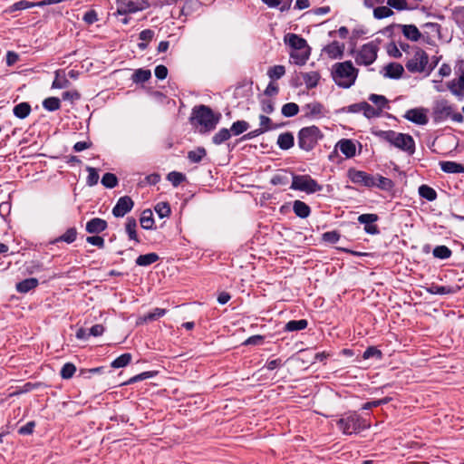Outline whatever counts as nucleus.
Wrapping results in <instances>:
<instances>
[{"label":"nucleus","mask_w":464,"mask_h":464,"mask_svg":"<svg viewBox=\"0 0 464 464\" xmlns=\"http://www.w3.org/2000/svg\"><path fill=\"white\" fill-rule=\"evenodd\" d=\"M394 14V12L392 11V8L389 5H381L376 6L373 9V17L376 19H383L387 17H391Z\"/></svg>","instance_id":"31"},{"label":"nucleus","mask_w":464,"mask_h":464,"mask_svg":"<svg viewBox=\"0 0 464 464\" xmlns=\"http://www.w3.org/2000/svg\"><path fill=\"white\" fill-rule=\"evenodd\" d=\"M419 194L421 198L427 199L428 201H434L437 198L436 190L428 185L420 186Z\"/></svg>","instance_id":"33"},{"label":"nucleus","mask_w":464,"mask_h":464,"mask_svg":"<svg viewBox=\"0 0 464 464\" xmlns=\"http://www.w3.org/2000/svg\"><path fill=\"white\" fill-rule=\"evenodd\" d=\"M307 325L308 322L305 319L291 320L285 324L284 329L285 332H296L305 329Z\"/></svg>","instance_id":"27"},{"label":"nucleus","mask_w":464,"mask_h":464,"mask_svg":"<svg viewBox=\"0 0 464 464\" xmlns=\"http://www.w3.org/2000/svg\"><path fill=\"white\" fill-rule=\"evenodd\" d=\"M387 53L390 56L397 59L401 58L402 56V53L395 43H391L388 44Z\"/></svg>","instance_id":"60"},{"label":"nucleus","mask_w":464,"mask_h":464,"mask_svg":"<svg viewBox=\"0 0 464 464\" xmlns=\"http://www.w3.org/2000/svg\"><path fill=\"white\" fill-rule=\"evenodd\" d=\"M259 125H260V129L264 131V132H266L268 130H274V129H276L277 128V125H273L272 123V121L269 117L266 116V115H260L259 116Z\"/></svg>","instance_id":"50"},{"label":"nucleus","mask_w":464,"mask_h":464,"mask_svg":"<svg viewBox=\"0 0 464 464\" xmlns=\"http://www.w3.org/2000/svg\"><path fill=\"white\" fill-rule=\"evenodd\" d=\"M76 372V366L72 362H66L61 369L60 375L63 379H71Z\"/></svg>","instance_id":"47"},{"label":"nucleus","mask_w":464,"mask_h":464,"mask_svg":"<svg viewBox=\"0 0 464 464\" xmlns=\"http://www.w3.org/2000/svg\"><path fill=\"white\" fill-rule=\"evenodd\" d=\"M403 72V66L397 63H390L384 67V76L391 79L401 78Z\"/></svg>","instance_id":"20"},{"label":"nucleus","mask_w":464,"mask_h":464,"mask_svg":"<svg viewBox=\"0 0 464 464\" xmlns=\"http://www.w3.org/2000/svg\"><path fill=\"white\" fill-rule=\"evenodd\" d=\"M432 118L435 123L442 122L448 119L455 122L462 123L464 121L463 115L455 111V108L447 100L438 101L432 109Z\"/></svg>","instance_id":"6"},{"label":"nucleus","mask_w":464,"mask_h":464,"mask_svg":"<svg viewBox=\"0 0 464 464\" xmlns=\"http://www.w3.org/2000/svg\"><path fill=\"white\" fill-rule=\"evenodd\" d=\"M159 256L156 253H149L140 255L136 259V265L140 266H148L159 260Z\"/></svg>","instance_id":"28"},{"label":"nucleus","mask_w":464,"mask_h":464,"mask_svg":"<svg viewBox=\"0 0 464 464\" xmlns=\"http://www.w3.org/2000/svg\"><path fill=\"white\" fill-rule=\"evenodd\" d=\"M430 292L437 295H448L451 294L452 290L450 286L432 285L431 288L430 289Z\"/></svg>","instance_id":"61"},{"label":"nucleus","mask_w":464,"mask_h":464,"mask_svg":"<svg viewBox=\"0 0 464 464\" xmlns=\"http://www.w3.org/2000/svg\"><path fill=\"white\" fill-rule=\"evenodd\" d=\"M14 114L19 119L26 118L31 112V106L28 102H21L14 107Z\"/></svg>","instance_id":"32"},{"label":"nucleus","mask_w":464,"mask_h":464,"mask_svg":"<svg viewBox=\"0 0 464 464\" xmlns=\"http://www.w3.org/2000/svg\"><path fill=\"white\" fill-rule=\"evenodd\" d=\"M261 108L265 113L270 114L275 110L274 102L269 99H263L261 101Z\"/></svg>","instance_id":"62"},{"label":"nucleus","mask_w":464,"mask_h":464,"mask_svg":"<svg viewBox=\"0 0 464 464\" xmlns=\"http://www.w3.org/2000/svg\"><path fill=\"white\" fill-rule=\"evenodd\" d=\"M440 167L446 173H464V166L455 161H440Z\"/></svg>","instance_id":"24"},{"label":"nucleus","mask_w":464,"mask_h":464,"mask_svg":"<svg viewBox=\"0 0 464 464\" xmlns=\"http://www.w3.org/2000/svg\"><path fill=\"white\" fill-rule=\"evenodd\" d=\"M277 145L282 150H289L294 146V136L291 132H285L278 136Z\"/></svg>","instance_id":"26"},{"label":"nucleus","mask_w":464,"mask_h":464,"mask_svg":"<svg viewBox=\"0 0 464 464\" xmlns=\"http://www.w3.org/2000/svg\"><path fill=\"white\" fill-rule=\"evenodd\" d=\"M133 206L134 202L130 197H121L112 208V214L115 218H122L132 209Z\"/></svg>","instance_id":"14"},{"label":"nucleus","mask_w":464,"mask_h":464,"mask_svg":"<svg viewBox=\"0 0 464 464\" xmlns=\"http://www.w3.org/2000/svg\"><path fill=\"white\" fill-rule=\"evenodd\" d=\"M348 178L353 183L367 188H374L375 185L374 175L369 174L362 170L350 169L348 170Z\"/></svg>","instance_id":"12"},{"label":"nucleus","mask_w":464,"mask_h":464,"mask_svg":"<svg viewBox=\"0 0 464 464\" xmlns=\"http://www.w3.org/2000/svg\"><path fill=\"white\" fill-rule=\"evenodd\" d=\"M231 137V132L228 129L222 128L219 130L212 138V141L216 145H220L226 140H229Z\"/></svg>","instance_id":"38"},{"label":"nucleus","mask_w":464,"mask_h":464,"mask_svg":"<svg viewBox=\"0 0 464 464\" xmlns=\"http://www.w3.org/2000/svg\"><path fill=\"white\" fill-rule=\"evenodd\" d=\"M102 184L108 188H113L118 185V179L113 173H105L102 178Z\"/></svg>","instance_id":"46"},{"label":"nucleus","mask_w":464,"mask_h":464,"mask_svg":"<svg viewBox=\"0 0 464 464\" xmlns=\"http://www.w3.org/2000/svg\"><path fill=\"white\" fill-rule=\"evenodd\" d=\"M303 79L308 88H314L318 84L320 75L316 72H310L304 73Z\"/></svg>","instance_id":"43"},{"label":"nucleus","mask_w":464,"mask_h":464,"mask_svg":"<svg viewBox=\"0 0 464 464\" xmlns=\"http://www.w3.org/2000/svg\"><path fill=\"white\" fill-rule=\"evenodd\" d=\"M337 428L345 435H353L361 432L370 427L363 418L356 412L343 415L336 420Z\"/></svg>","instance_id":"5"},{"label":"nucleus","mask_w":464,"mask_h":464,"mask_svg":"<svg viewBox=\"0 0 464 464\" xmlns=\"http://www.w3.org/2000/svg\"><path fill=\"white\" fill-rule=\"evenodd\" d=\"M37 6L36 2H29L26 0H21L18 1L12 5H10L6 10L5 13L12 14L16 11L25 10L28 8H32Z\"/></svg>","instance_id":"29"},{"label":"nucleus","mask_w":464,"mask_h":464,"mask_svg":"<svg viewBox=\"0 0 464 464\" xmlns=\"http://www.w3.org/2000/svg\"><path fill=\"white\" fill-rule=\"evenodd\" d=\"M38 285V279L31 277L18 282L15 285L18 293L25 294L34 289Z\"/></svg>","instance_id":"23"},{"label":"nucleus","mask_w":464,"mask_h":464,"mask_svg":"<svg viewBox=\"0 0 464 464\" xmlns=\"http://www.w3.org/2000/svg\"><path fill=\"white\" fill-rule=\"evenodd\" d=\"M131 361V354L130 353H123L117 357L115 360H113L111 363V366L112 368H122L127 366Z\"/></svg>","instance_id":"40"},{"label":"nucleus","mask_w":464,"mask_h":464,"mask_svg":"<svg viewBox=\"0 0 464 464\" xmlns=\"http://www.w3.org/2000/svg\"><path fill=\"white\" fill-rule=\"evenodd\" d=\"M82 20L87 24H92L98 21V14L95 10L92 9L83 14Z\"/></svg>","instance_id":"59"},{"label":"nucleus","mask_w":464,"mask_h":464,"mask_svg":"<svg viewBox=\"0 0 464 464\" xmlns=\"http://www.w3.org/2000/svg\"><path fill=\"white\" fill-rule=\"evenodd\" d=\"M374 187L383 190H389L393 187V182L392 179L379 174L374 175Z\"/></svg>","instance_id":"34"},{"label":"nucleus","mask_w":464,"mask_h":464,"mask_svg":"<svg viewBox=\"0 0 464 464\" xmlns=\"http://www.w3.org/2000/svg\"><path fill=\"white\" fill-rule=\"evenodd\" d=\"M264 336L256 334L247 338L243 344L244 345H259L263 343Z\"/></svg>","instance_id":"64"},{"label":"nucleus","mask_w":464,"mask_h":464,"mask_svg":"<svg viewBox=\"0 0 464 464\" xmlns=\"http://www.w3.org/2000/svg\"><path fill=\"white\" fill-rule=\"evenodd\" d=\"M403 35L412 42H417L421 37L420 30L414 24H399Z\"/></svg>","instance_id":"21"},{"label":"nucleus","mask_w":464,"mask_h":464,"mask_svg":"<svg viewBox=\"0 0 464 464\" xmlns=\"http://www.w3.org/2000/svg\"><path fill=\"white\" fill-rule=\"evenodd\" d=\"M372 134L409 155H412L415 152V141L410 134L396 132L392 130H372Z\"/></svg>","instance_id":"3"},{"label":"nucleus","mask_w":464,"mask_h":464,"mask_svg":"<svg viewBox=\"0 0 464 464\" xmlns=\"http://www.w3.org/2000/svg\"><path fill=\"white\" fill-rule=\"evenodd\" d=\"M285 73V68L283 65H274L267 71V75L271 80H278Z\"/></svg>","instance_id":"44"},{"label":"nucleus","mask_w":464,"mask_h":464,"mask_svg":"<svg viewBox=\"0 0 464 464\" xmlns=\"http://www.w3.org/2000/svg\"><path fill=\"white\" fill-rule=\"evenodd\" d=\"M107 228V222L100 218H94L86 224V231L90 234H98Z\"/></svg>","instance_id":"19"},{"label":"nucleus","mask_w":464,"mask_h":464,"mask_svg":"<svg viewBox=\"0 0 464 464\" xmlns=\"http://www.w3.org/2000/svg\"><path fill=\"white\" fill-rule=\"evenodd\" d=\"M249 129V123L246 121H237L232 123L230 128L231 134L237 136Z\"/></svg>","instance_id":"37"},{"label":"nucleus","mask_w":464,"mask_h":464,"mask_svg":"<svg viewBox=\"0 0 464 464\" xmlns=\"http://www.w3.org/2000/svg\"><path fill=\"white\" fill-rule=\"evenodd\" d=\"M323 52L331 59H341L344 52V44L338 41H334L324 46Z\"/></svg>","instance_id":"17"},{"label":"nucleus","mask_w":464,"mask_h":464,"mask_svg":"<svg viewBox=\"0 0 464 464\" xmlns=\"http://www.w3.org/2000/svg\"><path fill=\"white\" fill-rule=\"evenodd\" d=\"M167 179L174 187H178L182 181L185 180L186 177L181 172L171 171L168 174Z\"/></svg>","instance_id":"52"},{"label":"nucleus","mask_w":464,"mask_h":464,"mask_svg":"<svg viewBox=\"0 0 464 464\" xmlns=\"http://www.w3.org/2000/svg\"><path fill=\"white\" fill-rule=\"evenodd\" d=\"M116 5L119 14H132L150 7L147 0H117Z\"/></svg>","instance_id":"11"},{"label":"nucleus","mask_w":464,"mask_h":464,"mask_svg":"<svg viewBox=\"0 0 464 464\" xmlns=\"http://www.w3.org/2000/svg\"><path fill=\"white\" fill-rule=\"evenodd\" d=\"M387 5L392 9L398 11L409 10L411 8L406 0H387Z\"/></svg>","instance_id":"51"},{"label":"nucleus","mask_w":464,"mask_h":464,"mask_svg":"<svg viewBox=\"0 0 464 464\" xmlns=\"http://www.w3.org/2000/svg\"><path fill=\"white\" fill-rule=\"evenodd\" d=\"M76 237H77V231L74 227H70L68 228L64 234H63L60 237H59V241H63V242H66L68 244L70 243H72L73 241H75L76 239Z\"/></svg>","instance_id":"55"},{"label":"nucleus","mask_w":464,"mask_h":464,"mask_svg":"<svg viewBox=\"0 0 464 464\" xmlns=\"http://www.w3.org/2000/svg\"><path fill=\"white\" fill-rule=\"evenodd\" d=\"M362 108H363L362 113L368 119L379 117L382 113L380 111V109L374 108L373 106H372L371 104H369L366 102H364V105L362 106Z\"/></svg>","instance_id":"49"},{"label":"nucleus","mask_w":464,"mask_h":464,"mask_svg":"<svg viewBox=\"0 0 464 464\" xmlns=\"http://www.w3.org/2000/svg\"><path fill=\"white\" fill-rule=\"evenodd\" d=\"M154 209L160 218L169 217L170 214V206L168 202H159Z\"/></svg>","instance_id":"48"},{"label":"nucleus","mask_w":464,"mask_h":464,"mask_svg":"<svg viewBox=\"0 0 464 464\" xmlns=\"http://www.w3.org/2000/svg\"><path fill=\"white\" fill-rule=\"evenodd\" d=\"M140 226L144 229H152L154 227V219L150 209H145L142 211L140 218Z\"/></svg>","instance_id":"30"},{"label":"nucleus","mask_w":464,"mask_h":464,"mask_svg":"<svg viewBox=\"0 0 464 464\" xmlns=\"http://www.w3.org/2000/svg\"><path fill=\"white\" fill-rule=\"evenodd\" d=\"M220 115H215L213 111L206 106L199 105L193 109L191 121L200 125L204 131L214 130L218 123Z\"/></svg>","instance_id":"7"},{"label":"nucleus","mask_w":464,"mask_h":464,"mask_svg":"<svg viewBox=\"0 0 464 464\" xmlns=\"http://www.w3.org/2000/svg\"><path fill=\"white\" fill-rule=\"evenodd\" d=\"M299 111V106L295 102H288L283 105L281 112L285 117H294Z\"/></svg>","instance_id":"45"},{"label":"nucleus","mask_w":464,"mask_h":464,"mask_svg":"<svg viewBox=\"0 0 464 464\" xmlns=\"http://www.w3.org/2000/svg\"><path fill=\"white\" fill-rule=\"evenodd\" d=\"M43 107L48 111H55L61 108V101L57 97H48L43 101Z\"/></svg>","instance_id":"36"},{"label":"nucleus","mask_w":464,"mask_h":464,"mask_svg":"<svg viewBox=\"0 0 464 464\" xmlns=\"http://www.w3.org/2000/svg\"><path fill=\"white\" fill-rule=\"evenodd\" d=\"M69 81L63 76L60 77V72H55V79L53 82L52 88L54 89H63L66 88L69 85Z\"/></svg>","instance_id":"57"},{"label":"nucleus","mask_w":464,"mask_h":464,"mask_svg":"<svg viewBox=\"0 0 464 464\" xmlns=\"http://www.w3.org/2000/svg\"><path fill=\"white\" fill-rule=\"evenodd\" d=\"M428 110L422 107L420 108H414L408 110L405 114L404 118L415 124L418 125H426L429 121V118L427 116Z\"/></svg>","instance_id":"13"},{"label":"nucleus","mask_w":464,"mask_h":464,"mask_svg":"<svg viewBox=\"0 0 464 464\" xmlns=\"http://www.w3.org/2000/svg\"><path fill=\"white\" fill-rule=\"evenodd\" d=\"M322 138L323 134L318 127L313 125L302 128L298 133V146L305 151H310Z\"/></svg>","instance_id":"8"},{"label":"nucleus","mask_w":464,"mask_h":464,"mask_svg":"<svg viewBox=\"0 0 464 464\" xmlns=\"http://www.w3.org/2000/svg\"><path fill=\"white\" fill-rule=\"evenodd\" d=\"M436 65L437 62L429 63L428 53L418 46H412L411 53L405 63V67L411 73H425L426 75H430Z\"/></svg>","instance_id":"4"},{"label":"nucleus","mask_w":464,"mask_h":464,"mask_svg":"<svg viewBox=\"0 0 464 464\" xmlns=\"http://www.w3.org/2000/svg\"><path fill=\"white\" fill-rule=\"evenodd\" d=\"M206 155V150L203 147H198L196 150L188 152V159L193 163H198Z\"/></svg>","instance_id":"39"},{"label":"nucleus","mask_w":464,"mask_h":464,"mask_svg":"<svg viewBox=\"0 0 464 464\" xmlns=\"http://www.w3.org/2000/svg\"><path fill=\"white\" fill-rule=\"evenodd\" d=\"M340 237V234L335 230L327 231L323 234V240L331 244L336 243Z\"/></svg>","instance_id":"58"},{"label":"nucleus","mask_w":464,"mask_h":464,"mask_svg":"<svg viewBox=\"0 0 464 464\" xmlns=\"http://www.w3.org/2000/svg\"><path fill=\"white\" fill-rule=\"evenodd\" d=\"M86 241L99 248L104 247V239L100 236H91L86 238Z\"/></svg>","instance_id":"63"},{"label":"nucleus","mask_w":464,"mask_h":464,"mask_svg":"<svg viewBox=\"0 0 464 464\" xmlns=\"http://www.w3.org/2000/svg\"><path fill=\"white\" fill-rule=\"evenodd\" d=\"M378 219L379 217L377 214L369 213L360 215L357 220L360 224L364 225V231L367 234L377 235L380 233V230L378 227L373 223H375Z\"/></svg>","instance_id":"15"},{"label":"nucleus","mask_w":464,"mask_h":464,"mask_svg":"<svg viewBox=\"0 0 464 464\" xmlns=\"http://www.w3.org/2000/svg\"><path fill=\"white\" fill-rule=\"evenodd\" d=\"M290 188L313 194L321 191L323 186L318 184L310 175H293Z\"/></svg>","instance_id":"9"},{"label":"nucleus","mask_w":464,"mask_h":464,"mask_svg":"<svg viewBox=\"0 0 464 464\" xmlns=\"http://www.w3.org/2000/svg\"><path fill=\"white\" fill-rule=\"evenodd\" d=\"M303 111H304L305 117L312 119L322 118L325 115L326 112L324 106L318 102H313L305 104L303 107Z\"/></svg>","instance_id":"16"},{"label":"nucleus","mask_w":464,"mask_h":464,"mask_svg":"<svg viewBox=\"0 0 464 464\" xmlns=\"http://www.w3.org/2000/svg\"><path fill=\"white\" fill-rule=\"evenodd\" d=\"M86 170L89 173L87 179H86L87 185L90 187L95 186L99 181V174H98L96 169L88 166L86 168Z\"/></svg>","instance_id":"54"},{"label":"nucleus","mask_w":464,"mask_h":464,"mask_svg":"<svg viewBox=\"0 0 464 464\" xmlns=\"http://www.w3.org/2000/svg\"><path fill=\"white\" fill-rule=\"evenodd\" d=\"M336 148H338L346 158H353L356 154L355 144L353 140L348 139L339 140L336 144Z\"/></svg>","instance_id":"18"},{"label":"nucleus","mask_w":464,"mask_h":464,"mask_svg":"<svg viewBox=\"0 0 464 464\" xmlns=\"http://www.w3.org/2000/svg\"><path fill=\"white\" fill-rule=\"evenodd\" d=\"M136 228H137L136 219L132 217H129L126 220L125 231H126L130 240H134L136 243H140V239H139L137 232H136Z\"/></svg>","instance_id":"25"},{"label":"nucleus","mask_w":464,"mask_h":464,"mask_svg":"<svg viewBox=\"0 0 464 464\" xmlns=\"http://www.w3.org/2000/svg\"><path fill=\"white\" fill-rule=\"evenodd\" d=\"M293 211L298 218H306L311 214L310 207L301 200H295L293 202Z\"/></svg>","instance_id":"22"},{"label":"nucleus","mask_w":464,"mask_h":464,"mask_svg":"<svg viewBox=\"0 0 464 464\" xmlns=\"http://www.w3.org/2000/svg\"><path fill=\"white\" fill-rule=\"evenodd\" d=\"M375 357L379 360L382 358V353L375 346H369L363 353L362 358L364 360Z\"/></svg>","instance_id":"53"},{"label":"nucleus","mask_w":464,"mask_h":464,"mask_svg":"<svg viewBox=\"0 0 464 464\" xmlns=\"http://www.w3.org/2000/svg\"><path fill=\"white\" fill-rule=\"evenodd\" d=\"M151 77V72L149 69H138L132 74L133 82H145Z\"/></svg>","instance_id":"35"},{"label":"nucleus","mask_w":464,"mask_h":464,"mask_svg":"<svg viewBox=\"0 0 464 464\" xmlns=\"http://www.w3.org/2000/svg\"><path fill=\"white\" fill-rule=\"evenodd\" d=\"M167 314V310L163 308L156 307L151 312L148 313L144 316L145 321H154L160 317L164 316Z\"/></svg>","instance_id":"56"},{"label":"nucleus","mask_w":464,"mask_h":464,"mask_svg":"<svg viewBox=\"0 0 464 464\" xmlns=\"http://www.w3.org/2000/svg\"><path fill=\"white\" fill-rule=\"evenodd\" d=\"M378 51V44L373 41L363 44L354 55L355 63L358 65H371L377 59Z\"/></svg>","instance_id":"10"},{"label":"nucleus","mask_w":464,"mask_h":464,"mask_svg":"<svg viewBox=\"0 0 464 464\" xmlns=\"http://www.w3.org/2000/svg\"><path fill=\"white\" fill-rule=\"evenodd\" d=\"M358 73L359 70L351 61L334 63L331 72L335 84L343 89H348L355 83Z\"/></svg>","instance_id":"2"},{"label":"nucleus","mask_w":464,"mask_h":464,"mask_svg":"<svg viewBox=\"0 0 464 464\" xmlns=\"http://www.w3.org/2000/svg\"><path fill=\"white\" fill-rule=\"evenodd\" d=\"M284 42L291 49V61L296 65H304L310 57V47L302 36L288 33L284 36Z\"/></svg>","instance_id":"1"},{"label":"nucleus","mask_w":464,"mask_h":464,"mask_svg":"<svg viewBox=\"0 0 464 464\" xmlns=\"http://www.w3.org/2000/svg\"><path fill=\"white\" fill-rule=\"evenodd\" d=\"M432 254L436 258L448 259L451 256L452 251L446 246H437Z\"/></svg>","instance_id":"42"},{"label":"nucleus","mask_w":464,"mask_h":464,"mask_svg":"<svg viewBox=\"0 0 464 464\" xmlns=\"http://www.w3.org/2000/svg\"><path fill=\"white\" fill-rule=\"evenodd\" d=\"M369 101L375 104L376 109H380L381 112L384 108L388 107V100L383 95L371 94L369 96Z\"/></svg>","instance_id":"41"}]
</instances>
